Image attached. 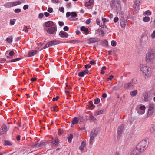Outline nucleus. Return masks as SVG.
<instances>
[{
	"label": "nucleus",
	"instance_id": "obj_45",
	"mask_svg": "<svg viewBox=\"0 0 155 155\" xmlns=\"http://www.w3.org/2000/svg\"><path fill=\"white\" fill-rule=\"evenodd\" d=\"M21 11V9L18 8L14 10V12L15 13H19Z\"/></svg>",
	"mask_w": 155,
	"mask_h": 155
},
{
	"label": "nucleus",
	"instance_id": "obj_9",
	"mask_svg": "<svg viewBox=\"0 0 155 155\" xmlns=\"http://www.w3.org/2000/svg\"><path fill=\"white\" fill-rule=\"evenodd\" d=\"M146 107L144 105H142L140 107V108L137 111V113L139 114H143L145 112Z\"/></svg>",
	"mask_w": 155,
	"mask_h": 155
},
{
	"label": "nucleus",
	"instance_id": "obj_1",
	"mask_svg": "<svg viewBox=\"0 0 155 155\" xmlns=\"http://www.w3.org/2000/svg\"><path fill=\"white\" fill-rule=\"evenodd\" d=\"M140 69L143 72L146 78H148L151 75V68L148 66L144 65H141L140 66Z\"/></svg>",
	"mask_w": 155,
	"mask_h": 155
},
{
	"label": "nucleus",
	"instance_id": "obj_10",
	"mask_svg": "<svg viewBox=\"0 0 155 155\" xmlns=\"http://www.w3.org/2000/svg\"><path fill=\"white\" fill-rule=\"evenodd\" d=\"M48 43L50 47L58 45L60 43V41L57 40L55 39L48 42Z\"/></svg>",
	"mask_w": 155,
	"mask_h": 155
},
{
	"label": "nucleus",
	"instance_id": "obj_5",
	"mask_svg": "<svg viewBox=\"0 0 155 155\" xmlns=\"http://www.w3.org/2000/svg\"><path fill=\"white\" fill-rule=\"evenodd\" d=\"M122 14L121 12V15H122ZM120 17V23L121 27L124 28L126 25V23L127 19V17L125 15H121Z\"/></svg>",
	"mask_w": 155,
	"mask_h": 155
},
{
	"label": "nucleus",
	"instance_id": "obj_64",
	"mask_svg": "<svg viewBox=\"0 0 155 155\" xmlns=\"http://www.w3.org/2000/svg\"><path fill=\"white\" fill-rule=\"evenodd\" d=\"M102 97L103 98H106L107 97V95L106 93H104L103 94Z\"/></svg>",
	"mask_w": 155,
	"mask_h": 155
},
{
	"label": "nucleus",
	"instance_id": "obj_48",
	"mask_svg": "<svg viewBox=\"0 0 155 155\" xmlns=\"http://www.w3.org/2000/svg\"><path fill=\"white\" fill-rule=\"evenodd\" d=\"M28 5H25L23 7V9L24 10H26L28 9Z\"/></svg>",
	"mask_w": 155,
	"mask_h": 155
},
{
	"label": "nucleus",
	"instance_id": "obj_17",
	"mask_svg": "<svg viewBox=\"0 0 155 155\" xmlns=\"http://www.w3.org/2000/svg\"><path fill=\"white\" fill-rule=\"evenodd\" d=\"M54 25V23L51 21H48L45 23V26L47 27H50Z\"/></svg>",
	"mask_w": 155,
	"mask_h": 155
},
{
	"label": "nucleus",
	"instance_id": "obj_60",
	"mask_svg": "<svg viewBox=\"0 0 155 155\" xmlns=\"http://www.w3.org/2000/svg\"><path fill=\"white\" fill-rule=\"evenodd\" d=\"M90 64L92 65L95 64H96L95 61L94 60L91 61L90 62Z\"/></svg>",
	"mask_w": 155,
	"mask_h": 155
},
{
	"label": "nucleus",
	"instance_id": "obj_44",
	"mask_svg": "<svg viewBox=\"0 0 155 155\" xmlns=\"http://www.w3.org/2000/svg\"><path fill=\"white\" fill-rule=\"evenodd\" d=\"M5 145H12L11 143L8 141H5Z\"/></svg>",
	"mask_w": 155,
	"mask_h": 155
},
{
	"label": "nucleus",
	"instance_id": "obj_6",
	"mask_svg": "<svg viewBox=\"0 0 155 155\" xmlns=\"http://www.w3.org/2000/svg\"><path fill=\"white\" fill-rule=\"evenodd\" d=\"M154 106L153 104H150L149 105L147 116L150 117L153 113L154 111Z\"/></svg>",
	"mask_w": 155,
	"mask_h": 155
},
{
	"label": "nucleus",
	"instance_id": "obj_25",
	"mask_svg": "<svg viewBox=\"0 0 155 155\" xmlns=\"http://www.w3.org/2000/svg\"><path fill=\"white\" fill-rule=\"evenodd\" d=\"M79 119L77 117H75L72 120V124H77L79 121Z\"/></svg>",
	"mask_w": 155,
	"mask_h": 155
},
{
	"label": "nucleus",
	"instance_id": "obj_23",
	"mask_svg": "<svg viewBox=\"0 0 155 155\" xmlns=\"http://www.w3.org/2000/svg\"><path fill=\"white\" fill-rule=\"evenodd\" d=\"M93 0H89L88 2L85 3V6H90L93 4Z\"/></svg>",
	"mask_w": 155,
	"mask_h": 155
},
{
	"label": "nucleus",
	"instance_id": "obj_54",
	"mask_svg": "<svg viewBox=\"0 0 155 155\" xmlns=\"http://www.w3.org/2000/svg\"><path fill=\"white\" fill-rule=\"evenodd\" d=\"M119 18L117 17H115L114 19V21L115 23H116L118 20Z\"/></svg>",
	"mask_w": 155,
	"mask_h": 155
},
{
	"label": "nucleus",
	"instance_id": "obj_34",
	"mask_svg": "<svg viewBox=\"0 0 155 155\" xmlns=\"http://www.w3.org/2000/svg\"><path fill=\"white\" fill-rule=\"evenodd\" d=\"M96 22H97V24L98 25H99L101 27H104V25H100V19L99 18H97V19Z\"/></svg>",
	"mask_w": 155,
	"mask_h": 155
},
{
	"label": "nucleus",
	"instance_id": "obj_42",
	"mask_svg": "<svg viewBox=\"0 0 155 155\" xmlns=\"http://www.w3.org/2000/svg\"><path fill=\"white\" fill-rule=\"evenodd\" d=\"M20 59H21L19 58H17L16 59H12V60H11V61L10 62H16V61H19V60H20Z\"/></svg>",
	"mask_w": 155,
	"mask_h": 155
},
{
	"label": "nucleus",
	"instance_id": "obj_63",
	"mask_svg": "<svg viewBox=\"0 0 155 155\" xmlns=\"http://www.w3.org/2000/svg\"><path fill=\"white\" fill-rule=\"evenodd\" d=\"M59 98V97L58 96H57L56 98H53L52 99V101H56Z\"/></svg>",
	"mask_w": 155,
	"mask_h": 155
},
{
	"label": "nucleus",
	"instance_id": "obj_55",
	"mask_svg": "<svg viewBox=\"0 0 155 155\" xmlns=\"http://www.w3.org/2000/svg\"><path fill=\"white\" fill-rule=\"evenodd\" d=\"M59 25L61 26H63L64 24L63 22L62 21H59L58 22Z\"/></svg>",
	"mask_w": 155,
	"mask_h": 155
},
{
	"label": "nucleus",
	"instance_id": "obj_15",
	"mask_svg": "<svg viewBox=\"0 0 155 155\" xmlns=\"http://www.w3.org/2000/svg\"><path fill=\"white\" fill-rule=\"evenodd\" d=\"M140 0H136L134 4V8L135 9L137 8V10L140 5Z\"/></svg>",
	"mask_w": 155,
	"mask_h": 155
},
{
	"label": "nucleus",
	"instance_id": "obj_37",
	"mask_svg": "<svg viewBox=\"0 0 155 155\" xmlns=\"http://www.w3.org/2000/svg\"><path fill=\"white\" fill-rule=\"evenodd\" d=\"M79 77H83L84 75V73L83 71L79 72L78 74Z\"/></svg>",
	"mask_w": 155,
	"mask_h": 155
},
{
	"label": "nucleus",
	"instance_id": "obj_7",
	"mask_svg": "<svg viewBox=\"0 0 155 155\" xmlns=\"http://www.w3.org/2000/svg\"><path fill=\"white\" fill-rule=\"evenodd\" d=\"M57 31V28L56 26L51 27L49 28L47 30V32L51 34H54Z\"/></svg>",
	"mask_w": 155,
	"mask_h": 155
},
{
	"label": "nucleus",
	"instance_id": "obj_46",
	"mask_svg": "<svg viewBox=\"0 0 155 155\" xmlns=\"http://www.w3.org/2000/svg\"><path fill=\"white\" fill-rule=\"evenodd\" d=\"M53 11V9L51 7L48 8V11L50 13L52 12Z\"/></svg>",
	"mask_w": 155,
	"mask_h": 155
},
{
	"label": "nucleus",
	"instance_id": "obj_21",
	"mask_svg": "<svg viewBox=\"0 0 155 155\" xmlns=\"http://www.w3.org/2000/svg\"><path fill=\"white\" fill-rule=\"evenodd\" d=\"M52 143L53 144L56 145L58 144L59 143V141L58 138H52Z\"/></svg>",
	"mask_w": 155,
	"mask_h": 155
},
{
	"label": "nucleus",
	"instance_id": "obj_12",
	"mask_svg": "<svg viewBox=\"0 0 155 155\" xmlns=\"http://www.w3.org/2000/svg\"><path fill=\"white\" fill-rule=\"evenodd\" d=\"M59 35L60 37L61 38H66L68 36V34L66 32L62 31L60 32Z\"/></svg>",
	"mask_w": 155,
	"mask_h": 155
},
{
	"label": "nucleus",
	"instance_id": "obj_59",
	"mask_svg": "<svg viewBox=\"0 0 155 155\" xmlns=\"http://www.w3.org/2000/svg\"><path fill=\"white\" fill-rule=\"evenodd\" d=\"M44 16V15L42 13H40L38 15V18H41L42 17H43Z\"/></svg>",
	"mask_w": 155,
	"mask_h": 155
},
{
	"label": "nucleus",
	"instance_id": "obj_31",
	"mask_svg": "<svg viewBox=\"0 0 155 155\" xmlns=\"http://www.w3.org/2000/svg\"><path fill=\"white\" fill-rule=\"evenodd\" d=\"M123 130V127L122 126L120 127L118 130L117 133L118 135H120L121 134Z\"/></svg>",
	"mask_w": 155,
	"mask_h": 155
},
{
	"label": "nucleus",
	"instance_id": "obj_19",
	"mask_svg": "<svg viewBox=\"0 0 155 155\" xmlns=\"http://www.w3.org/2000/svg\"><path fill=\"white\" fill-rule=\"evenodd\" d=\"M86 146V143L84 141H83L81 144L80 147L79 149L81 151H83L84 149V147Z\"/></svg>",
	"mask_w": 155,
	"mask_h": 155
},
{
	"label": "nucleus",
	"instance_id": "obj_43",
	"mask_svg": "<svg viewBox=\"0 0 155 155\" xmlns=\"http://www.w3.org/2000/svg\"><path fill=\"white\" fill-rule=\"evenodd\" d=\"M137 79H136L135 80H134V79H132V83H131L132 84H134V86L137 84Z\"/></svg>",
	"mask_w": 155,
	"mask_h": 155
},
{
	"label": "nucleus",
	"instance_id": "obj_53",
	"mask_svg": "<svg viewBox=\"0 0 155 155\" xmlns=\"http://www.w3.org/2000/svg\"><path fill=\"white\" fill-rule=\"evenodd\" d=\"M70 15H71V13L70 12H68L66 13V16L67 17H68Z\"/></svg>",
	"mask_w": 155,
	"mask_h": 155
},
{
	"label": "nucleus",
	"instance_id": "obj_8",
	"mask_svg": "<svg viewBox=\"0 0 155 155\" xmlns=\"http://www.w3.org/2000/svg\"><path fill=\"white\" fill-rule=\"evenodd\" d=\"M9 127L8 126L4 125L2 126L0 128V133L1 134L6 133L8 130Z\"/></svg>",
	"mask_w": 155,
	"mask_h": 155
},
{
	"label": "nucleus",
	"instance_id": "obj_16",
	"mask_svg": "<svg viewBox=\"0 0 155 155\" xmlns=\"http://www.w3.org/2000/svg\"><path fill=\"white\" fill-rule=\"evenodd\" d=\"M37 52L36 50H32L28 53V56L29 57H32L35 55Z\"/></svg>",
	"mask_w": 155,
	"mask_h": 155
},
{
	"label": "nucleus",
	"instance_id": "obj_11",
	"mask_svg": "<svg viewBox=\"0 0 155 155\" xmlns=\"http://www.w3.org/2000/svg\"><path fill=\"white\" fill-rule=\"evenodd\" d=\"M140 151L137 149V147L134 149L131 153L130 155H140Z\"/></svg>",
	"mask_w": 155,
	"mask_h": 155
},
{
	"label": "nucleus",
	"instance_id": "obj_24",
	"mask_svg": "<svg viewBox=\"0 0 155 155\" xmlns=\"http://www.w3.org/2000/svg\"><path fill=\"white\" fill-rule=\"evenodd\" d=\"M21 3V2L20 1H15L12 3V6H15L18 5H20Z\"/></svg>",
	"mask_w": 155,
	"mask_h": 155
},
{
	"label": "nucleus",
	"instance_id": "obj_50",
	"mask_svg": "<svg viewBox=\"0 0 155 155\" xmlns=\"http://www.w3.org/2000/svg\"><path fill=\"white\" fill-rule=\"evenodd\" d=\"M52 108L53 109V110L54 111L57 112L58 110V109L57 108V106H54L52 107Z\"/></svg>",
	"mask_w": 155,
	"mask_h": 155
},
{
	"label": "nucleus",
	"instance_id": "obj_39",
	"mask_svg": "<svg viewBox=\"0 0 155 155\" xmlns=\"http://www.w3.org/2000/svg\"><path fill=\"white\" fill-rule=\"evenodd\" d=\"M106 69V67L105 66L103 67L102 68V69L101 70V73L102 74H104L105 73L104 71V70H105Z\"/></svg>",
	"mask_w": 155,
	"mask_h": 155
},
{
	"label": "nucleus",
	"instance_id": "obj_56",
	"mask_svg": "<svg viewBox=\"0 0 155 155\" xmlns=\"http://www.w3.org/2000/svg\"><path fill=\"white\" fill-rule=\"evenodd\" d=\"M49 47H50V46L49 45L48 43L46 45H45L44 46V47H43V49H46L47 48Z\"/></svg>",
	"mask_w": 155,
	"mask_h": 155
},
{
	"label": "nucleus",
	"instance_id": "obj_47",
	"mask_svg": "<svg viewBox=\"0 0 155 155\" xmlns=\"http://www.w3.org/2000/svg\"><path fill=\"white\" fill-rule=\"evenodd\" d=\"M59 10L61 12L63 13L64 12V7H61L60 8Z\"/></svg>",
	"mask_w": 155,
	"mask_h": 155
},
{
	"label": "nucleus",
	"instance_id": "obj_51",
	"mask_svg": "<svg viewBox=\"0 0 155 155\" xmlns=\"http://www.w3.org/2000/svg\"><path fill=\"white\" fill-rule=\"evenodd\" d=\"M14 54V52L13 51H10L9 53V55L10 56H12Z\"/></svg>",
	"mask_w": 155,
	"mask_h": 155
},
{
	"label": "nucleus",
	"instance_id": "obj_33",
	"mask_svg": "<svg viewBox=\"0 0 155 155\" xmlns=\"http://www.w3.org/2000/svg\"><path fill=\"white\" fill-rule=\"evenodd\" d=\"M16 21V20L15 19H11L10 21V24L12 25H14Z\"/></svg>",
	"mask_w": 155,
	"mask_h": 155
},
{
	"label": "nucleus",
	"instance_id": "obj_22",
	"mask_svg": "<svg viewBox=\"0 0 155 155\" xmlns=\"http://www.w3.org/2000/svg\"><path fill=\"white\" fill-rule=\"evenodd\" d=\"M4 6L5 8H10L12 6V2H7L4 5Z\"/></svg>",
	"mask_w": 155,
	"mask_h": 155
},
{
	"label": "nucleus",
	"instance_id": "obj_32",
	"mask_svg": "<svg viewBox=\"0 0 155 155\" xmlns=\"http://www.w3.org/2000/svg\"><path fill=\"white\" fill-rule=\"evenodd\" d=\"M151 14V12L149 10H147L145 12L143 13V15H150Z\"/></svg>",
	"mask_w": 155,
	"mask_h": 155
},
{
	"label": "nucleus",
	"instance_id": "obj_26",
	"mask_svg": "<svg viewBox=\"0 0 155 155\" xmlns=\"http://www.w3.org/2000/svg\"><path fill=\"white\" fill-rule=\"evenodd\" d=\"M6 41L9 43H11L12 41V36H10L7 38L6 39Z\"/></svg>",
	"mask_w": 155,
	"mask_h": 155
},
{
	"label": "nucleus",
	"instance_id": "obj_30",
	"mask_svg": "<svg viewBox=\"0 0 155 155\" xmlns=\"http://www.w3.org/2000/svg\"><path fill=\"white\" fill-rule=\"evenodd\" d=\"M143 21L145 22H148L150 20V18L148 16H145L143 18Z\"/></svg>",
	"mask_w": 155,
	"mask_h": 155
},
{
	"label": "nucleus",
	"instance_id": "obj_27",
	"mask_svg": "<svg viewBox=\"0 0 155 155\" xmlns=\"http://www.w3.org/2000/svg\"><path fill=\"white\" fill-rule=\"evenodd\" d=\"M89 119L91 120H93L95 123H96L97 122V120L93 116L90 115L89 116Z\"/></svg>",
	"mask_w": 155,
	"mask_h": 155
},
{
	"label": "nucleus",
	"instance_id": "obj_38",
	"mask_svg": "<svg viewBox=\"0 0 155 155\" xmlns=\"http://www.w3.org/2000/svg\"><path fill=\"white\" fill-rule=\"evenodd\" d=\"M71 16L75 18L77 16V15L75 12H71Z\"/></svg>",
	"mask_w": 155,
	"mask_h": 155
},
{
	"label": "nucleus",
	"instance_id": "obj_58",
	"mask_svg": "<svg viewBox=\"0 0 155 155\" xmlns=\"http://www.w3.org/2000/svg\"><path fill=\"white\" fill-rule=\"evenodd\" d=\"M99 32L100 35H101L102 36L104 35V32L102 31L101 30L99 31Z\"/></svg>",
	"mask_w": 155,
	"mask_h": 155
},
{
	"label": "nucleus",
	"instance_id": "obj_13",
	"mask_svg": "<svg viewBox=\"0 0 155 155\" xmlns=\"http://www.w3.org/2000/svg\"><path fill=\"white\" fill-rule=\"evenodd\" d=\"M134 86V85L132 84L131 82L126 83L124 85V87L125 89H131Z\"/></svg>",
	"mask_w": 155,
	"mask_h": 155
},
{
	"label": "nucleus",
	"instance_id": "obj_36",
	"mask_svg": "<svg viewBox=\"0 0 155 155\" xmlns=\"http://www.w3.org/2000/svg\"><path fill=\"white\" fill-rule=\"evenodd\" d=\"M72 138L73 135L71 134H70L68 138V141L70 143L71 142Z\"/></svg>",
	"mask_w": 155,
	"mask_h": 155
},
{
	"label": "nucleus",
	"instance_id": "obj_3",
	"mask_svg": "<svg viewBox=\"0 0 155 155\" xmlns=\"http://www.w3.org/2000/svg\"><path fill=\"white\" fill-rule=\"evenodd\" d=\"M155 55L154 51H150L146 54V60L147 62L153 61Z\"/></svg>",
	"mask_w": 155,
	"mask_h": 155
},
{
	"label": "nucleus",
	"instance_id": "obj_28",
	"mask_svg": "<svg viewBox=\"0 0 155 155\" xmlns=\"http://www.w3.org/2000/svg\"><path fill=\"white\" fill-rule=\"evenodd\" d=\"M137 93V90H134L130 92V95L132 97L135 96Z\"/></svg>",
	"mask_w": 155,
	"mask_h": 155
},
{
	"label": "nucleus",
	"instance_id": "obj_4",
	"mask_svg": "<svg viewBox=\"0 0 155 155\" xmlns=\"http://www.w3.org/2000/svg\"><path fill=\"white\" fill-rule=\"evenodd\" d=\"M97 131L95 129H93L91 132L89 140V143L90 145H92L93 144L94 139L97 135Z\"/></svg>",
	"mask_w": 155,
	"mask_h": 155
},
{
	"label": "nucleus",
	"instance_id": "obj_49",
	"mask_svg": "<svg viewBox=\"0 0 155 155\" xmlns=\"http://www.w3.org/2000/svg\"><path fill=\"white\" fill-rule=\"evenodd\" d=\"M151 37L153 38L155 37V30L153 31V33L151 35Z\"/></svg>",
	"mask_w": 155,
	"mask_h": 155
},
{
	"label": "nucleus",
	"instance_id": "obj_40",
	"mask_svg": "<svg viewBox=\"0 0 155 155\" xmlns=\"http://www.w3.org/2000/svg\"><path fill=\"white\" fill-rule=\"evenodd\" d=\"M150 131L151 132H153L155 131V124L152 126L150 129Z\"/></svg>",
	"mask_w": 155,
	"mask_h": 155
},
{
	"label": "nucleus",
	"instance_id": "obj_41",
	"mask_svg": "<svg viewBox=\"0 0 155 155\" xmlns=\"http://www.w3.org/2000/svg\"><path fill=\"white\" fill-rule=\"evenodd\" d=\"M111 45L113 46H115L116 45L117 43L115 41L113 40L111 42Z\"/></svg>",
	"mask_w": 155,
	"mask_h": 155
},
{
	"label": "nucleus",
	"instance_id": "obj_18",
	"mask_svg": "<svg viewBox=\"0 0 155 155\" xmlns=\"http://www.w3.org/2000/svg\"><path fill=\"white\" fill-rule=\"evenodd\" d=\"M45 144V143L43 141H41L38 142L37 143H35V145H34V147H41Z\"/></svg>",
	"mask_w": 155,
	"mask_h": 155
},
{
	"label": "nucleus",
	"instance_id": "obj_61",
	"mask_svg": "<svg viewBox=\"0 0 155 155\" xmlns=\"http://www.w3.org/2000/svg\"><path fill=\"white\" fill-rule=\"evenodd\" d=\"M23 31L26 33H27L28 32V29L26 27H25L24 29L23 30Z\"/></svg>",
	"mask_w": 155,
	"mask_h": 155
},
{
	"label": "nucleus",
	"instance_id": "obj_14",
	"mask_svg": "<svg viewBox=\"0 0 155 155\" xmlns=\"http://www.w3.org/2000/svg\"><path fill=\"white\" fill-rule=\"evenodd\" d=\"M98 41V38H90L87 40V41L89 43H94Z\"/></svg>",
	"mask_w": 155,
	"mask_h": 155
},
{
	"label": "nucleus",
	"instance_id": "obj_57",
	"mask_svg": "<svg viewBox=\"0 0 155 155\" xmlns=\"http://www.w3.org/2000/svg\"><path fill=\"white\" fill-rule=\"evenodd\" d=\"M104 112V111L103 110L99 111L98 112V115L102 114Z\"/></svg>",
	"mask_w": 155,
	"mask_h": 155
},
{
	"label": "nucleus",
	"instance_id": "obj_20",
	"mask_svg": "<svg viewBox=\"0 0 155 155\" xmlns=\"http://www.w3.org/2000/svg\"><path fill=\"white\" fill-rule=\"evenodd\" d=\"M80 30L81 31H84L86 34H88L89 31L88 28H86L84 26H82L80 28Z\"/></svg>",
	"mask_w": 155,
	"mask_h": 155
},
{
	"label": "nucleus",
	"instance_id": "obj_35",
	"mask_svg": "<svg viewBox=\"0 0 155 155\" xmlns=\"http://www.w3.org/2000/svg\"><path fill=\"white\" fill-rule=\"evenodd\" d=\"M100 101V100L99 98H97L94 101V103L95 104H98Z\"/></svg>",
	"mask_w": 155,
	"mask_h": 155
},
{
	"label": "nucleus",
	"instance_id": "obj_52",
	"mask_svg": "<svg viewBox=\"0 0 155 155\" xmlns=\"http://www.w3.org/2000/svg\"><path fill=\"white\" fill-rule=\"evenodd\" d=\"M63 29L65 31H68L69 30V28L68 26H65L64 27Z\"/></svg>",
	"mask_w": 155,
	"mask_h": 155
},
{
	"label": "nucleus",
	"instance_id": "obj_62",
	"mask_svg": "<svg viewBox=\"0 0 155 155\" xmlns=\"http://www.w3.org/2000/svg\"><path fill=\"white\" fill-rule=\"evenodd\" d=\"M102 20L104 24L107 21V19L105 18H103Z\"/></svg>",
	"mask_w": 155,
	"mask_h": 155
},
{
	"label": "nucleus",
	"instance_id": "obj_2",
	"mask_svg": "<svg viewBox=\"0 0 155 155\" xmlns=\"http://www.w3.org/2000/svg\"><path fill=\"white\" fill-rule=\"evenodd\" d=\"M148 144L146 140H142L137 145L136 147L140 152H143L147 148Z\"/></svg>",
	"mask_w": 155,
	"mask_h": 155
},
{
	"label": "nucleus",
	"instance_id": "obj_29",
	"mask_svg": "<svg viewBox=\"0 0 155 155\" xmlns=\"http://www.w3.org/2000/svg\"><path fill=\"white\" fill-rule=\"evenodd\" d=\"M120 84H117L113 87V89L114 91H116L119 89L120 88Z\"/></svg>",
	"mask_w": 155,
	"mask_h": 155
}]
</instances>
